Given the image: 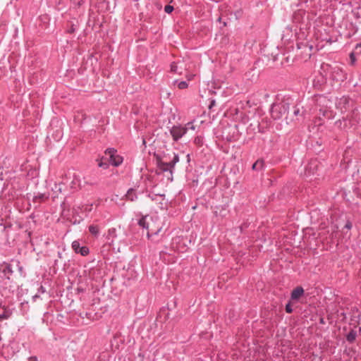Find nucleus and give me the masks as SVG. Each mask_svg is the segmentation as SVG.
I'll use <instances>...</instances> for the list:
<instances>
[{"instance_id":"1","label":"nucleus","mask_w":361,"mask_h":361,"mask_svg":"<svg viewBox=\"0 0 361 361\" xmlns=\"http://www.w3.org/2000/svg\"><path fill=\"white\" fill-rule=\"evenodd\" d=\"M289 109L290 103L288 100H283L281 102L273 104L270 109L271 118L274 120L281 119L288 113Z\"/></svg>"},{"instance_id":"22","label":"nucleus","mask_w":361,"mask_h":361,"mask_svg":"<svg viewBox=\"0 0 361 361\" xmlns=\"http://www.w3.org/2000/svg\"><path fill=\"white\" fill-rule=\"evenodd\" d=\"M98 166L100 168L106 169L109 167V163L103 161V158L98 163Z\"/></svg>"},{"instance_id":"8","label":"nucleus","mask_w":361,"mask_h":361,"mask_svg":"<svg viewBox=\"0 0 361 361\" xmlns=\"http://www.w3.org/2000/svg\"><path fill=\"white\" fill-rule=\"evenodd\" d=\"M106 243L109 245L114 244L115 239L117 238V230L116 228H110L107 231L106 235Z\"/></svg>"},{"instance_id":"36","label":"nucleus","mask_w":361,"mask_h":361,"mask_svg":"<svg viewBox=\"0 0 361 361\" xmlns=\"http://www.w3.org/2000/svg\"><path fill=\"white\" fill-rule=\"evenodd\" d=\"M214 104H215V101H214V100L212 101V102H211V104H210V105H209V108L211 109V108H212V106L213 105H214Z\"/></svg>"},{"instance_id":"28","label":"nucleus","mask_w":361,"mask_h":361,"mask_svg":"<svg viewBox=\"0 0 361 361\" xmlns=\"http://www.w3.org/2000/svg\"><path fill=\"white\" fill-rule=\"evenodd\" d=\"M352 223L350 222V221L348 220L344 226V228L350 230L352 228Z\"/></svg>"},{"instance_id":"26","label":"nucleus","mask_w":361,"mask_h":361,"mask_svg":"<svg viewBox=\"0 0 361 361\" xmlns=\"http://www.w3.org/2000/svg\"><path fill=\"white\" fill-rule=\"evenodd\" d=\"M45 197V195L44 194H39L36 196L34 197L33 198V200L34 202H37V200H42Z\"/></svg>"},{"instance_id":"17","label":"nucleus","mask_w":361,"mask_h":361,"mask_svg":"<svg viewBox=\"0 0 361 361\" xmlns=\"http://www.w3.org/2000/svg\"><path fill=\"white\" fill-rule=\"evenodd\" d=\"M126 198L132 202L135 201L137 199V195L135 190L133 188H130L127 191L126 195Z\"/></svg>"},{"instance_id":"31","label":"nucleus","mask_w":361,"mask_h":361,"mask_svg":"<svg viewBox=\"0 0 361 361\" xmlns=\"http://www.w3.org/2000/svg\"><path fill=\"white\" fill-rule=\"evenodd\" d=\"M257 161H259L260 162V164H257V169L259 171L262 169H263V167H264V161H263V160H257Z\"/></svg>"},{"instance_id":"30","label":"nucleus","mask_w":361,"mask_h":361,"mask_svg":"<svg viewBox=\"0 0 361 361\" xmlns=\"http://www.w3.org/2000/svg\"><path fill=\"white\" fill-rule=\"evenodd\" d=\"M185 127L188 128V129L195 130V126L192 124V123H191V122L188 123Z\"/></svg>"},{"instance_id":"2","label":"nucleus","mask_w":361,"mask_h":361,"mask_svg":"<svg viewBox=\"0 0 361 361\" xmlns=\"http://www.w3.org/2000/svg\"><path fill=\"white\" fill-rule=\"evenodd\" d=\"M13 270L12 265L8 262L0 264V284L4 286L10 285L13 280Z\"/></svg>"},{"instance_id":"9","label":"nucleus","mask_w":361,"mask_h":361,"mask_svg":"<svg viewBox=\"0 0 361 361\" xmlns=\"http://www.w3.org/2000/svg\"><path fill=\"white\" fill-rule=\"evenodd\" d=\"M331 78L333 80L342 81L345 78V75L338 67H335L332 69Z\"/></svg>"},{"instance_id":"3","label":"nucleus","mask_w":361,"mask_h":361,"mask_svg":"<svg viewBox=\"0 0 361 361\" xmlns=\"http://www.w3.org/2000/svg\"><path fill=\"white\" fill-rule=\"evenodd\" d=\"M179 161L178 154L173 153V157L171 161L169 162L161 161L159 164V169L163 172H169L171 178H168L171 181L173 180V171L176 163Z\"/></svg>"},{"instance_id":"27","label":"nucleus","mask_w":361,"mask_h":361,"mask_svg":"<svg viewBox=\"0 0 361 361\" xmlns=\"http://www.w3.org/2000/svg\"><path fill=\"white\" fill-rule=\"evenodd\" d=\"M160 230H161V229H159V230H157V231H155L154 233H151L150 231H147V238H152V236L153 235H157V234L159 233V232L160 231Z\"/></svg>"},{"instance_id":"19","label":"nucleus","mask_w":361,"mask_h":361,"mask_svg":"<svg viewBox=\"0 0 361 361\" xmlns=\"http://www.w3.org/2000/svg\"><path fill=\"white\" fill-rule=\"evenodd\" d=\"M29 310V303L27 301L22 302L20 303V310L23 312V314H25Z\"/></svg>"},{"instance_id":"23","label":"nucleus","mask_w":361,"mask_h":361,"mask_svg":"<svg viewBox=\"0 0 361 361\" xmlns=\"http://www.w3.org/2000/svg\"><path fill=\"white\" fill-rule=\"evenodd\" d=\"M170 68H171V71L172 73H178V66L176 62L171 63Z\"/></svg>"},{"instance_id":"18","label":"nucleus","mask_w":361,"mask_h":361,"mask_svg":"<svg viewBox=\"0 0 361 361\" xmlns=\"http://www.w3.org/2000/svg\"><path fill=\"white\" fill-rule=\"evenodd\" d=\"M71 5H72V7L74 8V9H77V8H79L80 6H82L84 3H85V1L84 0H71Z\"/></svg>"},{"instance_id":"12","label":"nucleus","mask_w":361,"mask_h":361,"mask_svg":"<svg viewBox=\"0 0 361 361\" xmlns=\"http://www.w3.org/2000/svg\"><path fill=\"white\" fill-rule=\"evenodd\" d=\"M71 186L73 189H76L78 188L82 187V180L80 179V177L78 175L73 174V180L71 183Z\"/></svg>"},{"instance_id":"29","label":"nucleus","mask_w":361,"mask_h":361,"mask_svg":"<svg viewBox=\"0 0 361 361\" xmlns=\"http://www.w3.org/2000/svg\"><path fill=\"white\" fill-rule=\"evenodd\" d=\"M185 127L188 128V129L195 130V126L192 124V123H191V122L188 123Z\"/></svg>"},{"instance_id":"25","label":"nucleus","mask_w":361,"mask_h":361,"mask_svg":"<svg viewBox=\"0 0 361 361\" xmlns=\"http://www.w3.org/2000/svg\"><path fill=\"white\" fill-rule=\"evenodd\" d=\"M285 309H286V312L287 313H289V314L292 313V312H293V308H292V306H291V304H290V302H288V303L286 305V307H285Z\"/></svg>"},{"instance_id":"7","label":"nucleus","mask_w":361,"mask_h":361,"mask_svg":"<svg viewBox=\"0 0 361 361\" xmlns=\"http://www.w3.org/2000/svg\"><path fill=\"white\" fill-rule=\"evenodd\" d=\"M72 249L76 254L85 257L90 253V249L87 246H81L79 240H74L71 244Z\"/></svg>"},{"instance_id":"32","label":"nucleus","mask_w":361,"mask_h":361,"mask_svg":"<svg viewBox=\"0 0 361 361\" xmlns=\"http://www.w3.org/2000/svg\"><path fill=\"white\" fill-rule=\"evenodd\" d=\"M361 42L356 44L355 48V52L360 51L361 53Z\"/></svg>"},{"instance_id":"14","label":"nucleus","mask_w":361,"mask_h":361,"mask_svg":"<svg viewBox=\"0 0 361 361\" xmlns=\"http://www.w3.org/2000/svg\"><path fill=\"white\" fill-rule=\"evenodd\" d=\"M303 107L301 106L300 104H296L293 106V116L298 117V116H302L304 113Z\"/></svg>"},{"instance_id":"45","label":"nucleus","mask_w":361,"mask_h":361,"mask_svg":"<svg viewBox=\"0 0 361 361\" xmlns=\"http://www.w3.org/2000/svg\"><path fill=\"white\" fill-rule=\"evenodd\" d=\"M90 185H95V184H96V183H90Z\"/></svg>"},{"instance_id":"11","label":"nucleus","mask_w":361,"mask_h":361,"mask_svg":"<svg viewBox=\"0 0 361 361\" xmlns=\"http://www.w3.org/2000/svg\"><path fill=\"white\" fill-rule=\"evenodd\" d=\"M149 218V215L141 216V217L137 221V224L142 229H149V222L147 221Z\"/></svg>"},{"instance_id":"38","label":"nucleus","mask_w":361,"mask_h":361,"mask_svg":"<svg viewBox=\"0 0 361 361\" xmlns=\"http://www.w3.org/2000/svg\"><path fill=\"white\" fill-rule=\"evenodd\" d=\"M305 47H307L310 51H311V50H312V45L308 46V45L307 44V45H305Z\"/></svg>"},{"instance_id":"24","label":"nucleus","mask_w":361,"mask_h":361,"mask_svg":"<svg viewBox=\"0 0 361 361\" xmlns=\"http://www.w3.org/2000/svg\"><path fill=\"white\" fill-rule=\"evenodd\" d=\"M174 10V8L173 6H171V5H166L164 7V11L166 13H171Z\"/></svg>"},{"instance_id":"47","label":"nucleus","mask_w":361,"mask_h":361,"mask_svg":"<svg viewBox=\"0 0 361 361\" xmlns=\"http://www.w3.org/2000/svg\"><path fill=\"white\" fill-rule=\"evenodd\" d=\"M221 18H219L218 20H219V22L221 21Z\"/></svg>"},{"instance_id":"10","label":"nucleus","mask_w":361,"mask_h":361,"mask_svg":"<svg viewBox=\"0 0 361 361\" xmlns=\"http://www.w3.org/2000/svg\"><path fill=\"white\" fill-rule=\"evenodd\" d=\"M305 293V290L302 286H297L290 293V299L292 300H298Z\"/></svg>"},{"instance_id":"20","label":"nucleus","mask_w":361,"mask_h":361,"mask_svg":"<svg viewBox=\"0 0 361 361\" xmlns=\"http://www.w3.org/2000/svg\"><path fill=\"white\" fill-rule=\"evenodd\" d=\"M76 30H77V25L73 23H71L70 27L68 28L67 32L68 33H73L76 31Z\"/></svg>"},{"instance_id":"34","label":"nucleus","mask_w":361,"mask_h":361,"mask_svg":"<svg viewBox=\"0 0 361 361\" xmlns=\"http://www.w3.org/2000/svg\"><path fill=\"white\" fill-rule=\"evenodd\" d=\"M350 58L353 61V62L355 61V52L354 51L350 53Z\"/></svg>"},{"instance_id":"21","label":"nucleus","mask_w":361,"mask_h":361,"mask_svg":"<svg viewBox=\"0 0 361 361\" xmlns=\"http://www.w3.org/2000/svg\"><path fill=\"white\" fill-rule=\"evenodd\" d=\"M178 87L180 90H183L188 87V85L186 81H180L178 82Z\"/></svg>"},{"instance_id":"43","label":"nucleus","mask_w":361,"mask_h":361,"mask_svg":"<svg viewBox=\"0 0 361 361\" xmlns=\"http://www.w3.org/2000/svg\"><path fill=\"white\" fill-rule=\"evenodd\" d=\"M320 322H321L322 324H323V323H324V320H323V319H321Z\"/></svg>"},{"instance_id":"6","label":"nucleus","mask_w":361,"mask_h":361,"mask_svg":"<svg viewBox=\"0 0 361 361\" xmlns=\"http://www.w3.org/2000/svg\"><path fill=\"white\" fill-rule=\"evenodd\" d=\"M169 131L173 140L175 142H177L187 133L188 128L183 127L180 125H175L170 128Z\"/></svg>"},{"instance_id":"15","label":"nucleus","mask_w":361,"mask_h":361,"mask_svg":"<svg viewBox=\"0 0 361 361\" xmlns=\"http://www.w3.org/2000/svg\"><path fill=\"white\" fill-rule=\"evenodd\" d=\"M357 336V331L354 329H351L345 336L346 341L350 343H353L355 341Z\"/></svg>"},{"instance_id":"42","label":"nucleus","mask_w":361,"mask_h":361,"mask_svg":"<svg viewBox=\"0 0 361 361\" xmlns=\"http://www.w3.org/2000/svg\"><path fill=\"white\" fill-rule=\"evenodd\" d=\"M38 298V295H35V296H33V300H35V298Z\"/></svg>"},{"instance_id":"44","label":"nucleus","mask_w":361,"mask_h":361,"mask_svg":"<svg viewBox=\"0 0 361 361\" xmlns=\"http://www.w3.org/2000/svg\"><path fill=\"white\" fill-rule=\"evenodd\" d=\"M22 269H23V267H19V270L22 271Z\"/></svg>"},{"instance_id":"5","label":"nucleus","mask_w":361,"mask_h":361,"mask_svg":"<svg viewBox=\"0 0 361 361\" xmlns=\"http://www.w3.org/2000/svg\"><path fill=\"white\" fill-rule=\"evenodd\" d=\"M105 154L109 157V163L114 166H120L123 161V157L118 154L114 148H107L105 150Z\"/></svg>"},{"instance_id":"35","label":"nucleus","mask_w":361,"mask_h":361,"mask_svg":"<svg viewBox=\"0 0 361 361\" xmlns=\"http://www.w3.org/2000/svg\"><path fill=\"white\" fill-rule=\"evenodd\" d=\"M28 361H37V358L35 356L30 357H29Z\"/></svg>"},{"instance_id":"40","label":"nucleus","mask_w":361,"mask_h":361,"mask_svg":"<svg viewBox=\"0 0 361 361\" xmlns=\"http://www.w3.org/2000/svg\"><path fill=\"white\" fill-rule=\"evenodd\" d=\"M187 161L189 162L190 161V154H187Z\"/></svg>"},{"instance_id":"41","label":"nucleus","mask_w":361,"mask_h":361,"mask_svg":"<svg viewBox=\"0 0 361 361\" xmlns=\"http://www.w3.org/2000/svg\"><path fill=\"white\" fill-rule=\"evenodd\" d=\"M142 143H143V145H146V141H145V139H143V140H142Z\"/></svg>"},{"instance_id":"33","label":"nucleus","mask_w":361,"mask_h":361,"mask_svg":"<svg viewBox=\"0 0 361 361\" xmlns=\"http://www.w3.org/2000/svg\"><path fill=\"white\" fill-rule=\"evenodd\" d=\"M260 164L259 161H256L255 163L253 164L252 165V169L253 170H256V171H259V169H257V164Z\"/></svg>"},{"instance_id":"39","label":"nucleus","mask_w":361,"mask_h":361,"mask_svg":"<svg viewBox=\"0 0 361 361\" xmlns=\"http://www.w3.org/2000/svg\"><path fill=\"white\" fill-rule=\"evenodd\" d=\"M57 264H58V260H57V259H55V260H54V265H53V266H54V267H55V266H56V265H57Z\"/></svg>"},{"instance_id":"16","label":"nucleus","mask_w":361,"mask_h":361,"mask_svg":"<svg viewBox=\"0 0 361 361\" xmlns=\"http://www.w3.org/2000/svg\"><path fill=\"white\" fill-rule=\"evenodd\" d=\"M4 312L0 314V321L8 319L12 315V310L8 307H4Z\"/></svg>"},{"instance_id":"46","label":"nucleus","mask_w":361,"mask_h":361,"mask_svg":"<svg viewBox=\"0 0 361 361\" xmlns=\"http://www.w3.org/2000/svg\"><path fill=\"white\" fill-rule=\"evenodd\" d=\"M359 331L361 332V326L359 327Z\"/></svg>"},{"instance_id":"37","label":"nucleus","mask_w":361,"mask_h":361,"mask_svg":"<svg viewBox=\"0 0 361 361\" xmlns=\"http://www.w3.org/2000/svg\"><path fill=\"white\" fill-rule=\"evenodd\" d=\"M58 257H59V258H61V257H62V252H60V251H59V252H58Z\"/></svg>"},{"instance_id":"13","label":"nucleus","mask_w":361,"mask_h":361,"mask_svg":"<svg viewBox=\"0 0 361 361\" xmlns=\"http://www.w3.org/2000/svg\"><path fill=\"white\" fill-rule=\"evenodd\" d=\"M89 232L95 238H98L100 233V228L98 225L92 224L88 226Z\"/></svg>"},{"instance_id":"4","label":"nucleus","mask_w":361,"mask_h":361,"mask_svg":"<svg viewBox=\"0 0 361 361\" xmlns=\"http://www.w3.org/2000/svg\"><path fill=\"white\" fill-rule=\"evenodd\" d=\"M320 169L319 161L317 159H312L305 166L304 176L310 178L314 175H318V171Z\"/></svg>"}]
</instances>
